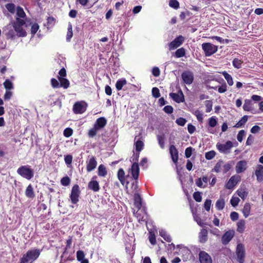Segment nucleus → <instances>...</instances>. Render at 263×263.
I'll list each match as a JSON object with an SVG mask.
<instances>
[{"label": "nucleus", "instance_id": "nucleus-1", "mask_svg": "<svg viewBox=\"0 0 263 263\" xmlns=\"http://www.w3.org/2000/svg\"><path fill=\"white\" fill-rule=\"evenodd\" d=\"M42 250L33 249L28 250L20 259V263H32L36 260L41 254Z\"/></svg>", "mask_w": 263, "mask_h": 263}, {"label": "nucleus", "instance_id": "nucleus-2", "mask_svg": "<svg viewBox=\"0 0 263 263\" xmlns=\"http://www.w3.org/2000/svg\"><path fill=\"white\" fill-rule=\"evenodd\" d=\"M107 124V120L105 117H100L98 118L92 128L90 129L87 133L89 138H93L96 136L97 132L103 129Z\"/></svg>", "mask_w": 263, "mask_h": 263}, {"label": "nucleus", "instance_id": "nucleus-3", "mask_svg": "<svg viewBox=\"0 0 263 263\" xmlns=\"http://www.w3.org/2000/svg\"><path fill=\"white\" fill-rule=\"evenodd\" d=\"M17 173L22 177L30 180L34 176L33 170L27 165H22L17 170Z\"/></svg>", "mask_w": 263, "mask_h": 263}, {"label": "nucleus", "instance_id": "nucleus-4", "mask_svg": "<svg viewBox=\"0 0 263 263\" xmlns=\"http://www.w3.org/2000/svg\"><path fill=\"white\" fill-rule=\"evenodd\" d=\"M202 48L204 51L205 56L209 57L216 53L218 50V47L210 43H204L202 44Z\"/></svg>", "mask_w": 263, "mask_h": 263}, {"label": "nucleus", "instance_id": "nucleus-5", "mask_svg": "<svg viewBox=\"0 0 263 263\" xmlns=\"http://www.w3.org/2000/svg\"><path fill=\"white\" fill-rule=\"evenodd\" d=\"M233 146V144L231 141H227L224 144L217 143L216 144L217 149L219 152L225 154H229Z\"/></svg>", "mask_w": 263, "mask_h": 263}, {"label": "nucleus", "instance_id": "nucleus-6", "mask_svg": "<svg viewBox=\"0 0 263 263\" xmlns=\"http://www.w3.org/2000/svg\"><path fill=\"white\" fill-rule=\"evenodd\" d=\"M236 255L237 261L239 263H243L245 258V249L244 245L242 243H238L236 249Z\"/></svg>", "mask_w": 263, "mask_h": 263}, {"label": "nucleus", "instance_id": "nucleus-7", "mask_svg": "<svg viewBox=\"0 0 263 263\" xmlns=\"http://www.w3.org/2000/svg\"><path fill=\"white\" fill-rule=\"evenodd\" d=\"M80 194V191L79 185L78 184L74 185L72 187L70 195L71 201L73 204H76L78 202Z\"/></svg>", "mask_w": 263, "mask_h": 263}, {"label": "nucleus", "instance_id": "nucleus-8", "mask_svg": "<svg viewBox=\"0 0 263 263\" xmlns=\"http://www.w3.org/2000/svg\"><path fill=\"white\" fill-rule=\"evenodd\" d=\"M87 104L81 102H76L73 106V111L76 114H81L86 110Z\"/></svg>", "mask_w": 263, "mask_h": 263}, {"label": "nucleus", "instance_id": "nucleus-9", "mask_svg": "<svg viewBox=\"0 0 263 263\" xmlns=\"http://www.w3.org/2000/svg\"><path fill=\"white\" fill-rule=\"evenodd\" d=\"M183 82L187 85L191 84L194 79L193 73L190 71H184L181 74Z\"/></svg>", "mask_w": 263, "mask_h": 263}, {"label": "nucleus", "instance_id": "nucleus-10", "mask_svg": "<svg viewBox=\"0 0 263 263\" xmlns=\"http://www.w3.org/2000/svg\"><path fill=\"white\" fill-rule=\"evenodd\" d=\"M184 41V37L180 35L176 37L173 41H172L168 45L170 50L176 49L181 46Z\"/></svg>", "mask_w": 263, "mask_h": 263}, {"label": "nucleus", "instance_id": "nucleus-11", "mask_svg": "<svg viewBox=\"0 0 263 263\" xmlns=\"http://www.w3.org/2000/svg\"><path fill=\"white\" fill-rule=\"evenodd\" d=\"M170 96L175 102L178 103L183 102L185 101L183 93L180 89L178 93H170Z\"/></svg>", "mask_w": 263, "mask_h": 263}, {"label": "nucleus", "instance_id": "nucleus-12", "mask_svg": "<svg viewBox=\"0 0 263 263\" xmlns=\"http://www.w3.org/2000/svg\"><path fill=\"white\" fill-rule=\"evenodd\" d=\"M72 242V237L69 236L68 239L66 240V246L64 249V251L61 256V260L60 263H65L67 260L69 259V257L64 258V255L67 253V251L71 247V245Z\"/></svg>", "mask_w": 263, "mask_h": 263}, {"label": "nucleus", "instance_id": "nucleus-13", "mask_svg": "<svg viewBox=\"0 0 263 263\" xmlns=\"http://www.w3.org/2000/svg\"><path fill=\"white\" fill-rule=\"evenodd\" d=\"M117 177L121 183L123 185H125V188L127 190V185L128 184L129 182L125 180V172L123 168H120L119 169L117 173ZM127 193H128V190H127Z\"/></svg>", "mask_w": 263, "mask_h": 263}, {"label": "nucleus", "instance_id": "nucleus-14", "mask_svg": "<svg viewBox=\"0 0 263 263\" xmlns=\"http://www.w3.org/2000/svg\"><path fill=\"white\" fill-rule=\"evenodd\" d=\"M240 178L238 176H232L227 182L226 187L228 189L231 190L240 181Z\"/></svg>", "mask_w": 263, "mask_h": 263}, {"label": "nucleus", "instance_id": "nucleus-15", "mask_svg": "<svg viewBox=\"0 0 263 263\" xmlns=\"http://www.w3.org/2000/svg\"><path fill=\"white\" fill-rule=\"evenodd\" d=\"M200 263H212L211 257L205 251H201L199 253Z\"/></svg>", "mask_w": 263, "mask_h": 263}, {"label": "nucleus", "instance_id": "nucleus-16", "mask_svg": "<svg viewBox=\"0 0 263 263\" xmlns=\"http://www.w3.org/2000/svg\"><path fill=\"white\" fill-rule=\"evenodd\" d=\"M169 152L172 161L174 163H177L178 161V151L175 146L171 145L169 148Z\"/></svg>", "mask_w": 263, "mask_h": 263}, {"label": "nucleus", "instance_id": "nucleus-17", "mask_svg": "<svg viewBox=\"0 0 263 263\" xmlns=\"http://www.w3.org/2000/svg\"><path fill=\"white\" fill-rule=\"evenodd\" d=\"M247 167V162L246 160L238 161L235 166V170L237 173L239 174L246 171Z\"/></svg>", "mask_w": 263, "mask_h": 263}, {"label": "nucleus", "instance_id": "nucleus-18", "mask_svg": "<svg viewBox=\"0 0 263 263\" xmlns=\"http://www.w3.org/2000/svg\"><path fill=\"white\" fill-rule=\"evenodd\" d=\"M130 171L133 179L134 180H138L139 176V167L137 162H135L133 163L132 165Z\"/></svg>", "mask_w": 263, "mask_h": 263}, {"label": "nucleus", "instance_id": "nucleus-19", "mask_svg": "<svg viewBox=\"0 0 263 263\" xmlns=\"http://www.w3.org/2000/svg\"><path fill=\"white\" fill-rule=\"evenodd\" d=\"M96 178V176H93L92 180L88 184V188L95 192H98L100 189L99 182L93 180Z\"/></svg>", "mask_w": 263, "mask_h": 263}, {"label": "nucleus", "instance_id": "nucleus-20", "mask_svg": "<svg viewBox=\"0 0 263 263\" xmlns=\"http://www.w3.org/2000/svg\"><path fill=\"white\" fill-rule=\"evenodd\" d=\"M255 174L256 177V180L259 182L263 181V165L261 164L257 165L255 171Z\"/></svg>", "mask_w": 263, "mask_h": 263}, {"label": "nucleus", "instance_id": "nucleus-21", "mask_svg": "<svg viewBox=\"0 0 263 263\" xmlns=\"http://www.w3.org/2000/svg\"><path fill=\"white\" fill-rule=\"evenodd\" d=\"M97 162L96 158L92 156L87 162L86 170L88 172L93 171L97 166Z\"/></svg>", "mask_w": 263, "mask_h": 263}, {"label": "nucleus", "instance_id": "nucleus-22", "mask_svg": "<svg viewBox=\"0 0 263 263\" xmlns=\"http://www.w3.org/2000/svg\"><path fill=\"white\" fill-rule=\"evenodd\" d=\"M234 236L233 232L230 231L226 232L222 236L221 240L222 243L224 245H227L228 243L231 239L233 238Z\"/></svg>", "mask_w": 263, "mask_h": 263}, {"label": "nucleus", "instance_id": "nucleus-23", "mask_svg": "<svg viewBox=\"0 0 263 263\" xmlns=\"http://www.w3.org/2000/svg\"><path fill=\"white\" fill-rule=\"evenodd\" d=\"M134 201L135 207L140 210L142 207V198L139 193H134Z\"/></svg>", "mask_w": 263, "mask_h": 263}, {"label": "nucleus", "instance_id": "nucleus-24", "mask_svg": "<svg viewBox=\"0 0 263 263\" xmlns=\"http://www.w3.org/2000/svg\"><path fill=\"white\" fill-rule=\"evenodd\" d=\"M208 230L205 229L201 230L199 233V241L201 243H205L208 240Z\"/></svg>", "mask_w": 263, "mask_h": 263}, {"label": "nucleus", "instance_id": "nucleus-25", "mask_svg": "<svg viewBox=\"0 0 263 263\" xmlns=\"http://www.w3.org/2000/svg\"><path fill=\"white\" fill-rule=\"evenodd\" d=\"M58 79L60 82V87H62L64 89H67L69 87L70 82L69 80L65 78L58 77Z\"/></svg>", "mask_w": 263, "mask_h": 263}, {"label": "nucleus", "instance_id": "nucleus-26", "mask_svg": "<svg viewBox=\"0 0 263 263\" xmlns=\"http://www.w3.org/2000/svg\"><path fill=\"white\" fill-rule=\"evenodd\" d=\"M25 195L29 198L32 199L35 197L33 188L31 184H29L25 191Z\"/></svg>", "mask_w": 263, "mask_h": 263}, {"label": "nucleus", "instance_id": "nucleus-27", "mask_svg": "<svg viewBox=\"0 0 263 263\" xmlns=\"http://www.w3.org/2000/svg\"><path fill=\"white\" fill-rule=\"evenodd\" d=\"M14 30L17 33V35L18 37H25L27 35V32L26 31L20 26H13Z\"/></svg>", "mask_w": 263, "mask_h": 263}, {"label": "nucleus", "instance_id": "nucleus-28", "mask_svg": "<svg viewBox=\"0 0 263 263\" xmlns=\"http://www.w3.org/2000/svg\"><path fill=\"white\" fill-rule=\"evenodd\" d=\"M246 221L243 219H240L237 223V231L242 233L245 231Z\"/></svg>", "mask_w": 263, "mask_h": 263}, {"label": "nucleus", "instance_id": "nucleus-29", "mask_svg": "<svg viewBox=\"0 0 263 263\" xmlns=\"http://www.w3.org/2000/svg\"><path fill=\"white\" fill-rule=\"evenodd\" d=\"M127 84V81L125 79L123 78L118 80L116 83V87L117 90H121L123 86Z\"/></svg>", "mask_w": 263, "mask_h": 263}, {"label": "nucleus", "instance_id": "nucleus-30", "mask_svg": "<svg viewBox=\"0 0 263 263\" xmlns=\"http://www.w3.org/2000/svg\"><path fill=\"white\" fill-rule=\"evenodd\" d=\"M251 211V205L249 203H245L243 208L242 210V213L243 214V216L245 217V218L248 217L250 214Z\"/></svg>", "mask_w": 263, "mask_h": 263}, {"label": "nucleus", "instance_id": "nucleus-31", "mask_svg": "<svg viewBox=\"0 0 263 263\" xmlns=\"http://www.w3.org/2000/svg\"><path fill=\"white\" fill-rule=\"evenodd\" d=\"M237 195L243 200H244L248 196V193L247 192L246 188H240L237 191Z\"/></svg>", "mask_w": 263, "mask_h": 263}, {"label": "nucleus", "instance_id": "nucleus-32", "mask_svg": "<svg viewBox=\"0 0 263 263\" xmlns=\"http://www.w3.org/2000/svg\"><path fill=\"white\" fill-rule=\"evenodd\" d=\"M248 119V116L245 115L243 116L241 119L234 126L235 127L239 128L244 125L247 122Z\"/></svg>", "mask_w": 263, "mask_h": 263}, {"label": "nucleus", "instance_id": "nucleus-33", "mask_svg": "<svg viewBox=\"0 0 263 263\" xmlns=\"http://www.w3.org/2000/svg\"><path fill=\"white\" fill-rule=\"evenodd\" d=\"M252 102L251 100H245V103L243 105V110L245 111H251L252 109Z\"/></svg>", "mask_w": 263, "mask_h": 263}, {"label": "nucleus", "instance_id": "nucleus-34", "mask_svg": "<svg viewBox=\"0 0 263 263\" xmlns=\"http://www.w3.org/2000/svg\"><path fill=\"white\" fill-rule=\"evenodd\" d=\"M107 173V171L105 166L103 164L100 165L98 167V175L101 177H105Z\"/></svg>", "mask_w": 263, "mask_h": 263}, {"label": "nucleus", "instance_id": "nucleus-35", "mask_svg": "<svg viewBox=\"0 0 263 263\" xmlns=\"http://www.w3.org/2000/svg\"><path fill=\"white\" fill-rule=\"evenodd\" d=\"M72 36H73L72 26L71 23H69L68 26V29H67V35H66V41L67 42H70Z\"/></svg>", "mask_w": 263, "mask_h": 263}, {"label": "nucleus", "instance_id": "nucleus-36", "mask_svg": "<svg viewBox=\"0 0 263 263\" xmlns=\"http://www.w3.org/2000/svg\"><path fill=\"white\" fill-rule=\"evenodd\" d=\"M222 74L227 80L229 85L232 86L233 85V80L232 76L226 71H223Z\"/></svg>", "mask_w": 263, "mask_h": 263}, {"label": "nucleus", "instance_id": "nucleus-37", "mask_svg": "<svg viewBox=\"0 0 263 263\" xmlns=\"http://www.w3.org/2000/svg\"><path fill=\"white\" fill-rule=\"evenodd\" d=\"M223 164V161L222 160H219L218 162L216 164L212 170V172H215V173H219L221 170L222 166V165Z\"/></svg>", "mask_w": 263, "mask_h": 263}, {"label": "nucleus", "instance_id": "nucleus-38", "mask_svg": "<svg viewBox=\"0 0 263 263\" xmlns=\"http://www.w3.org/2000/svg\"><path fill=\"white\" fill-rule=\"evenodd\" d=\"M225 206L224 199H219L216 202V208L218 210H222Z\"/></svg>", "mask_w": 263, "mask_h": 263}, {"label": "nucleus", "instance_id": "nucleus-39", "mask_svg": "<svg viewBox=\"0 0 263 263\" xmlns=\"http://www.w3.org/2000/svg\"><path fill=\"white\" fill-rule=\"evenodd\" d=\"M159 235L163 238L167 242H170L172 240L171 237L165 231L161 230L159 232Z\"/></svg>", "mask_w": 263, "mask_h": 263}, {"label": "nucleus", "instance_id": "nucleus-40", "mask_svg": "<svg viewBox=\"0 0 263 263\" xmlns=\"http://www.w3.org/2000/svg\"><path fill=\"white\" fill-rule=\"evenodd\" d=\"M185 50L184 48L181 47L176 51L175 56L177 58H180L185 56Z\"/></svg>", "mask_w": 263, "mask_h": 263}, {"label": "nucleus", "instance_id": "nucleus-41", "mask_svg": "<svg viewBox=\"0 0 263 263\" xmlns=\"http://www.w3.org/2000/svg\"><path fill=\"white\" fill-rule=\"evenodd\" d=\"M243 61L238 58H234L232 61L233 66L237 69H239L241 67Z\"/></svg>", "mask_w": 263, "mask_h": 263}, {"label": "nucleus", "instance_id": "nucleus-42", "mask_svg": "<svg viewBox=\"0 0 263 263\" xmlns=\"http://www.w3.org/2000/svg\"><path fill=\"white\" fill-rule=\"evenodd\" d=\"M16 15L18 18H24L26 16V13L24 12L23 9L20 6L17 7V8Z\"/></svg>", "mask_w": 263, "mask_h": 263}, {"label": "nucleus", "instance_id": "nucleus-43", "mask_svg": "<svg viewBox=\"0 0 263 263\" xmlns=\"http://www.w3.org/2000/svg\"><path fill=\"white\" fill-rule=\"evenodd\" d=\"M3 84L6 90H10L13 88V83L8 79L6 80Z\"/></svg>", "mask_w": 263, "mask_h": 263}, {"label": "nucleus", "instance_id": "nucleus-44", "mask_svg": "<svg viewBox=\"0 0 263 263\" xmlns=\"http://www.w3.org/2000/svg\"><path fill=\"white\" fill-rule=\"evenodd\" d=\"M136 151L138 152H140L142 151L143 148L144 144L143 142L140 140H137L135 143Z\"/></svg>", "mask_w": 263, "mask_h": 263}, {"label": "nucleus", "instance_id": "nucleus-45", "mask_svg": "<svg viewBox=\"0 0 263 263\" xmlns=\"http://www.w3.org/2000/svg\"><path fill=\"white\" fill-rule=\"evenodd\" d=\"M201 194H202V193L200 192H199V191L195 192L193 195V198L194 199V200L196 201H197L198 202H200L202 200Z\"/></svg>", "mask_w": 263, "mask_h": 263}, {"label": "nucleus", "instance_id": "nucleus-46", "mask_svg": "<svg viewBox=\"0 0 263 263\" xmlns=\"http://www.w3.org/2000/svg\"><path fill=\"white\" fill-rule=\"evenodd\" d=\"M26 23V22L24 20L22 19L21 18L17 17L16 19V22L13 24V26H20L22 27Z\"/></svg>", "mask_w": 263, "mask_h": 263}, {"label": "nucleus", "instance_id": "nucleus-47", "mask_svg": "<svg viewBox=\"0 0 263 263\" xmlns=\"http://www.w3.org/2000/svg\"><path fill=\"white\" fill-rule=\"evenodd\" d=\"M131 189L134 193H139L138 180H134V181L132 183Z\"/></svg>", "mask_w": 263, "mask_h": 263}, {"label": "nucleus", "instance_id": "nucleus-48", "mask_svg": "<svg viewBox=\"0 0 263 263\" xmlns=\"http://www.w3.org/2000/svg\"><path fill=\"white\" fill-rule=\"evenodd\" d=\"M209 125L211 127H214L217 124V121L215 117H212L209 119Z\"/></svg>", "mask_w": 263, "mask_h": 263}, {"label": "nucleus", "instance_id": "nucleus-49", "mask_svg": "<svg viewBox=\"0 0 263 263\" xmlns=\"http://www.w3.org/2000/svg\"><path fill=\"white\" fill-rule=\"evenodd\" d=\"M205 105L206 107L205 111L210 112L212 110L213 102L211 100H206L205 101Z\"/></svg>", "mask_w": 263, "mask_h": 263}, {"label": "nucleus", "instance_id": "nucleus-50", "mask_svg": "<svg viewBox=\"0 0 263 263\" xmlns=\"http://www.w3.org/2000/svg\"><path fill=\"white\" fill-rule=\"evenodd\" d=\"M216 155V152L214 151H210L205 154L206 159L210 160L212 159Z\"/></svg>", "mask_w": 263, "mask_h": 263}, {"label": "nucleus", "instance_id": "nucleus-51", "mask_svg": "<svg viewBox=\"0 0 263 263\" xmlns=\"http://www.w3.org/2000/svg\"><path fill=\"white\" fill-rule=\"evenodd\" d=\"M169 6L175 9H177L179 8V3L177 0H170Z\"/></svg>", "mask_w": 263, "mask_h": 263}, {"label": "nucleus", "instance_id": "nucleus-52", "mask_svg": "<svg viewBox=\"0 0 263 263\" xmlns=\"http://www.w3.org/2000/svg\"><path fill=\"white\" fill-rule=\"evenodd\" d=\"M148 238L149 242L152 245H155L156 244V236L154 233L153 232H150Z\"/></svg>", "mask_w": 263, "mask_h": 263}, {"label": "nucleus", "instance_id": "nucleus-53", "mask_svg": "<svg viewBox=\"0 0 263 263\" xmlns=\"http://www.w3.org/2000/svg\"><path fill=\"white\" fill-rule=\"evenodd\" d=\"M196 116L198 121L201 123L203 122V115L199 110H196L193 113Z\"/></svg>", "mask_w": 263, "mask_h": 263}, {"label": "nucleus", "instance_id": "nucleus-54", "mask_svg": "<svg viewBox=\"0 0 263 263\" xmlns=\"http://www.w3.org/2000/svg\"><path fill=\"white\" fill-rule=\"evenodd\" d=\"M70 183V179L68 176L63 177L61 180V183L63 186H67Z\"/></svg>", "mask_w": 263, "mask_h": 263}, {"label": "nucleus", "instance_id": "nucleus-55", "mask_svg": "<svg viewBox=\"0 0 263 263\" xmlns=\"http://www.w3.org/2000/svg\"><path fill=\"white\" fill-rule=\"evenodd\" d=\"M73 134V130L72 128L67 127L65 128L63 132V135L65 137H69Z\"/></svg>", "mask_w": 263, "mask_h": 263}, {"label": "nucleus", "instance_id": "nucleus-56", "mask_svg": "<svg viewBox=\"0 0 263 263\" xmlns=\"http://www.w3.org/2000/svg\"><path fill=\"white\" fill-rule=\"evenodd\" d=\"M6 8L10 12L13 13L15 11V5L13 3H9L6 5Z\"/></svg>", "mask_w": 263, "mask_h": 263}, {"label": "nucleus", "instance_id": "nucleus-57", "mask_svg": "<svg viewBox=\"0 0 263 263\" xmlns=\"http://www.w3.org/2000/svg\"><path fill=\"white\" fill-rule=\"evenodd\" d=\"M152 92L153 96L155 98H158L160 96L159 89L157 87H153Z\"/></svg>", "mask_w": 263, "mask_h": 263}, {"label": "nucleus", "instance_id": "nucleus-58", "mask_svg": "<svg viewBox=\"0 0 263 263\" xmlns=\"http://www.w3.org/2000/svg\"><path fill=\"white\" fill-rule=\"evenodd\" d=\"M186 120L182 117L178 118L176 120V123L180 126H184L186 122Z\"/></svg>", "mask_w": 263, "mask_h": 263}, {"label": "nucleus", "instance_id": "nucleus-59", "mask_svg": "<svg viewBox=\"0 0 263 263\" xmlns=\"http://www.w3.org/2000/svg\"><path fill=\"white\" fill-rule=\"evenodd\" d=\"M39 29V25L37 23H34L31 26V33L34 35Z\"/></svg>", "mask_w": 263, "mask_h": 263}, {"label": "nucleus", "instance_id": "nucleus-60", "mask_svg": "<svg viewBox=\"0 0 263 263\" xmlns=\"http://www.w3.org/2000/svg\"><path fill=\"white\" fill-rule=\"evenodd\" d=\"M84 257L85 254L83 251L79 250L77 252V258L78 261H81V260L85 259Z\"/></svg>", "mask_w": 263, "mask_h": 263}, {"label": "nucleus", "instance_id": "nucleus-61", "mask_svg": "<svg viewBox=\"0 0 263 263\" xmlns=\"http://www.w3.org/2000/svg\"><path fill=\"white\" fill-rule=\"evenodd\" d=\"M240 201V199L238 197H232L230 200L231 205L235 207L237 206Z\"/></svg>", "mask_w": 263, "mask_h": 263}, {"label": "nucleus", "instance_id": "nucleus-62", "mask_svg": "<svg viewBox=\"0 0 263 263\" xmlns=\"http://www.w3.org/2000/svg\"><path fill=\"white\" fill-rule=\"evenodd\" d=\"M193 148L192 147H188L185 150V156L186 158H189L191 157L192 153H193Z\"/></svg>", "mask_w": 263, "mask_h": 263}, {"label": "nucleus", "instance_id": "nucleus-63", "mask_svg": "<svg viewBox=\"0 0 263 263\" xmlns=\"http://www.w3.org/2000/svg\"><path fill=\"white\" fill-rule=\"evenodd\" d=\"M51 85L53 88H57L60 87V83L55 78L51 79Z\"/></svg>", "mask_w": 263, "mask_h": 263}, {"label": "nucleus", "instance_id": "nucleus-64", "mask_svg": "<svg viewBox=\"0 0 263 263\" xmlns=\"http://www.w3.org/2000/svg\"><path fill=\"white\" fill-rule=\"evenodd\" d=\"M245 135V131L244 130H241L238 132V134L237 135V140L239 142H242L243 140V138Z\"/></svg>", "mask_w": 263, "mask_h": 263}]
</instances>
